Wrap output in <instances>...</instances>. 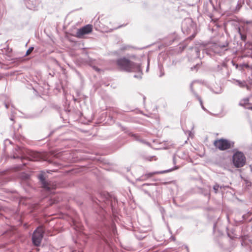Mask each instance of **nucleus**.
<instances>
[{"mask_svg":"<svg viewBox=\"0 0 252 252\" xmlns=\"http://www.w3.org/2000/svg\"><path fill=\"white\" fill-rule=\"evenodd\" d=\"M246 109H251L252 110V106H250V107H246Z\"/></svg>","mask_w":252,"mask_h":252,"instance_id":"obj_28","label":"nucleus"},{"mask_svg":"<svg viewBox=\"0 0 252 252\" xmlns=\"http://www.w3.org/2000/svg\"><path fill=\"white\" fill-rule=\"evenodd\" d=\"M132 136H133L135 139L136 140H138V141H140L141 142H143V140H141L139 138H138V136L136 134H132Z\"/></svg>","mask_w":252,"mask_h":252,"instance_id":"obj_22","label":"nucleus"},{"mask_svg":"<svg viewBox=\"0 0 252 252\" xmlns=\"http://www.w3.org/2000/svg\"><path fill=\"white\" fill-rule=\"evenodd\" d=\"M214 144L216 148L221 151H224L233 148L234 146V142L224 139L216 140Z\"/></svg>","mask_w":252,"mask_h":252,"instance_id":"obj_4","label":"nucleus"},{"mask_svg":"<svg viewBox=\"0 0 252 252\" xmlns=\"http://www.w3.org/2000/svg\"><path fill=\"white\" fill-rule=\"evenodd\" d=\"M228 46V42L227 41H225L223 43L218 42L212 43L208 48L205 49H203L202 47H200V48L195 47L192 48V50L195 52V58H200V52L201 50L202 51L203 54L205 53L210 57L217 55L222 56L224 54L225 52L228 50L227 48Z\"/></svg>","mask_w":252,"mask_h":252,"instance_id":"obj_1","label":"nucleus"},{"mask_svg":"<svg viewBox=\"0 0 252 252\" xmlns=\"http://www.w3.org/2000/svg\"><path fill=\"white\" fill-rule=\"evenodd\" d=\"M195 82V81H193L192 82L190 85V91L191 92H192V94L195 96V97L199 100V102H200V104L201 106V107L202 108L205 110L206 109L205 108V107H204V106L203 105V102H202V99H201L200 97L197 94V93L193 90V84Z\"/></svg>","mask_w":252,"mask_h":252,"instance_id":"obj_14","label":"nucleus"},{"mask_svg":"<svg viewBox=\"0 0 252 252\" xmlns=\"http://www.w3.org/2000/svg\"><path fill=\"white\" fill-rule=\"evenodd\" d=\"M182 29L184 32H186L188 33L192 29H193L192 21L190 19H187L182 23Z\"/></svg>","mask_w":252,"mask_h":252,"instance_id":"obj_9","label":"nucleus"},{"mask_svg":"<svg viewBox=\"0 0 252 252\" xmlns=\"http://www.w3.org/2000/svg\"><path fill=\"white\" fill-rule=\"evenodd\" d=\"M38 179L41 183L42 187L48 190L51 189V188L49 187V184L46 181L43 174H40L38 175Z\"/></svg>","mask_w":252,"mask_h":252,"instance_id":"obj_12","label":"nucleus"},{"mask_svg":"<svg viewBox=\"0 0 252 252\" xmlns=\"http://www.w3.org/2000/svg\"><path fill=\"white\" fill-rule=\"evenodd\" d=\"M143 191H144V193H145V194H147L148 195H149V196H151V194H150V193L148 191H147V190H143Z\"/></svg>","mask_w":252,"mask_h":252,"instance_id":"obj_24","label":"nucleus"},{"mask_svg":"<svg viewBox=\"0 0 252 252\" xmlns=\"http://www.w3.org/2000/svg\"><path fill=\"white\" fill-rule=\"evenodd\" d=\"M246 162L245 155L242 152L237 151L232 156V163L236 168L243 167Z\"/></svg>","mask_w":252,"mask_h":252,"instance_id":"obj_3","label":"nucleus"},{"mask_svg":"<svg viewBox=\"0 0 252 252\" xmlns=\"http://www.w3.org/2000/svg\"><path fill=\"white\" fill-rule=\"evenodd\" d=\"M94 68L96 70H97V71H99V69L98 68H97V67H94Z\"/></svg>","mask_w":252,"mask_h":252,"instance_id":"obj_33","label":"nucleus"},{"mask_svg":"<svg viewBox=\"0 0 252 252\" xmlns=\"http://www.w3.org/2000/svg\"><path fill=\"white\" fill-rule=\"evenodd\" d=\"M220 92H221V89H220V91L219 92H215V93L219 94V93H220Z\"/></svg>","mask_w":252,"mask_h":252,"instance_id":"obj_32","label":"nucleus"},{"mask_svg":"<svg viewBox=\"0 0 252 252\" xmlns=\"http://www.w3.org/2000/svg\"><path fill=\"white\" fill-rule=\"evenodd\" d=\"M214 70L224 76H228L229 75L228 67L224 62L220 64H218L217 66L215 67Z\"/></svg>","mask_w":252,"mask_h":252,"instance_id":"obj_7","label":"nucleus"},{"mask_svg":"<svg viewBox=\"0 0 252 252\" xmlns=\"http://www.w3.org/2000/svg\"><path fill=\"white\" fill-rule=\"evenodd\" d=\"M18 158V156L17 157H15V156H13V158Z\"/></svg>","mask_w":252,"mask_h":252,"instance_id":"obj_35","label":"nucleus"},{"mask_svg":"<svg viewBox=\"0 0 252 252\" xmlns=\"http://www.w3.org/2000/svg\"><path fill=\"white\" fill-rule=\"evenodd\" d=\"M128 47V46H126L125 47H123L122 49V50H126L127 49V48Z\"/></svg>","mask_w":252,"mask_h":252,"instance_id":"obj_30","label":"nucleus"},{"mask_svg":"<svg viewBox=\"0 0 252 252\" xmlns=\"http://www.w3.org/2000/svg\"><path fill=\"white\" fill-rule=\"evenodd\" d=\"M174 169L171 168L166 170H163L160 171H156L153 172L149 173L146 174L143 176H142L139 179V181H145L148 178H151L153 175L155 174H163L165 173H168L173 171Z\"/></svg>","mask_w":252,"mask_h":252,"instance_id":"obj_8","label":"nucleus"},{"mask_svg":"<svg viewBox=\"0 0 252 252\" xmlns=\"http://www.w3.org/2000/svg\"><path fill=\"white\" fill-rule=\"evenodd\" d=\"M233 83L237 86H238L239 87L243 88H247V90H250V87L248 86V85L246 83V82L245 81H241L240 80H233Z\"/></svg>","mask_w":252,"mask_h":252,"instance_id":"obj_13","label":"nucleus"},{"mask_svg":"<svg viewBox=\"0 0 252 252\" xmlns=\"http://www.w3.org/2000/svg\"><path fill=\"white\" fill-rule=\"evenodd\" d=\"M240 35H241V39L244 41H246V39H247V36L246 35H244V34H242L241 33H240Z\"/></svg>","mask_w":252,"mask_h":252,"instance_id":"obj_20","label":"nucleus"},{"mask_svg":"<svg viewBox=\"0 0 252 252\" xmlns=\"http://www.w3.org/2000/svg\"><path fill=\"white\" fill-rule=\"evenodd\" d=\"M149 64H148V66H147V70H146L147 71H148V70L149 69Z\"/></svg>","mask_w":252,"mask_h":252,"instance_id":"obj_37","label":"nucleus"},{"mask_svg":"<svg viewBox=\"0 0 252 252\" xmlns=\"http://www.w3.org/2000/svg\"><path fill=\"white\" fill-rule=\"evenodd\" d=\"M250 101H252V96L241 100L239 103V105L241 106H244L246 108V107H247L246 105L249 104V102Z\"/></svg>","mask_w":252,"mask_h":252,"instance_id":"obj_15","label":"nucleus"},{"mask_svg":"<svg viewBox=\"0 0 252 252\" xmlns=\"http://www.w3.org/2000/svg\"><path fill=\"white\" fill-rule=\"evenodd\" d=\"M213 190L215 193H217L219 192V189H220V185L217 183H216L215 185L213 186Z\"/></svg>","mask_w":252,"mask_h":252,"instance_id":"obj_17","label":"nucleus"},{"mask_svg":"<svg viewBox=\"0 0 252 252\" xmlns=\"http://www.w3.org/2000/svg\"><path fill=\"white\" fill-rule=\"evenodd\" d=\"M229 188V186H224V185H222V186H220V189H225L226 188Z\"/></svg>","mask_w":252,"mask_h":252,"instance_id":"obj_23","label":"nucleus"},{"mask_svg":"<svg viewBox=\"0 0 252 252\" xmlns=\"http://www.w3.org/2000/svg\"><path fill=\"white\" fill-rule=\"evenodd\" d=\"M5 106L6 108L7 109L8 108V107H9V104L5 103Z\"/></svg>","mask_w":252,"mask_h":252,"instance_id":"obj_26","label":"nucleus"},{"mask_svg":"<svg viewBox=\"0 0 252 252\" xmlns=\"http://www.w3.org/2000/svg\"><path fill=\"white\" fill-rule=\"evenodd\" d=\"M231 63L232 65L235 67L236 69H238L239 64L235 63L233 61H231Z\"/></svg>","mask_w":252,"mask_h":252,"instance_id":"obj_21","label":"nucleus"},{"mask_svg":"<svg viewBox=\"0 0 252 252\" xmlns=\"http://www.w3.org/2000/svg\"><path fill=\"white\" fill-rule=\"evenodd\" d=\"M33 49L34 48L33 47H30L26 52V56H28L29 55H30L33 51Z\"/></svg>","mask_w":252,"mask_h":252,"instance_id":"obj_18","label":"nucleus"},{"mask_svg":"<svg viewBox=\"0 0 252 252\" xmlns=\"http://www.w3.org/2000/svg\"><path fill=\"white\" fill-rule=\"evenodd\" d=\"M150 185V184H144L143 185V186H146H146H148V185Z\"/></svg>","mask_w":252,"mask_h":252,"instance_id":"obj_36","label":"nucleus"},{"mask_svg":"<svg viewBox=\"0 0 252 252\" xmlns=\"http://www.w3.org/2000/svg\"><path fill=\"white\" fill-rule=\"evenodd\" d=\"M44 235V230L42 227H37L33 232L32 236L33 244L38 246L40 245Z\"/></svg>","mask_w":252,"mask_h":252,"instance_id":"obj_5","label":"nucleus"},{"mask_svg":"<svg viewBox=\"0 0 252 252\" xmlns=\"http://www.w3.org/2000/svg\"><path fill=\"white\" fill-rule=\"evenodd\" d=\"M175 156H173V162H174V164H175Z\"/></svg>","mask_w":252,"mask_h":252,"instance_id":"obj_29","label":"nucleus"},{"mask_svg":"<svg viewBox=\"0 0 252 252\" xmlns=\"http://www.w3.org/2000/svg\"><path fill=\"white\" fill-rule=\"evenodd\" d=\"M93 30V26L92 25L88 24L80 29H79L77 32L76 36L78 38H81L83 37L84 35L88 34L92 32Z\"/></svg>","mask_w":252,"mask_h":252,"instance_id":"obj_6","label":"nucleus"},{"mask_svg":"<svg viewBox=\"0 0 252 252\" xmlns=\"http://www.w3.org/2000/svg\"><path fill=\"white\" fill-rule=\"evenodd\" d=\"M117 64L121 70L127 72L141 71V67L139 64L135 63L125 57L118 59Z\"/></svg>","mask_w":252,"mask_h":252,"instance_id":"obj_2","label":"nucleus"},{"mask_svg":"<svg viewBox=\"0 0 252 252\" xmlns=\"http://www.w3.org/2000/svg\"><path fill=\"white\" fill-rule=\"evenodd\" d=\"M164 75L163 73H161V74L159 75V77H162Z\"/></svg>","mask_w":252,"mask_h":252,"instance_id":"obj_34","label":"nucleus"},{"mask_svg":"<svg viewBox=\"0 0 252 252\" xmlns=\"http://www.w3.org/2000/svg\"><path fill=\"white\" fill-rule=\"evenodd\" d=\"M155 158V156H153V157H152L150 158L149 159L150 161L152 160V158Z\"/></svg>","mask_w":252,"mask_h":252,"instance_id":"obj_31","label":"nucleus"},{"mask_svg":"<svg viewBox=\"0 0 252 252\" xmlns=\"http://www.w3.org/2000/svg\"><path fill=\"white\" fill-rule=\"evenodd\" d=\"M160 70L161 72V67L160 68Z\"/></svg>","mask_w":252,"mask_h":252,"instance_id":"obj_39","label":"nucleus"},{"mask_svg":"<svg viewBox=\"0 0 252 252\" xmlns=\"http://www.w3.org/2000/svg\"><path fill=\"white\" fill-rule=\"evenodd\" d=\"M178 167H175V169H178Z\"/></svg>","mask_w":252,"mask_h":252,"instance_id":"obj_38","label":"nucleus"},{"mask_svg":"<svg viewBox=\"0 0 252 252\" xmlns=\"http://www.w3.org/2000/svg\"><path fill=\"white\" fill-rule=\"evenodd\" d=\"M115 112L117 113H120L121 114V112L119 110H115Z\"/></svg>","mask_w":252,"mask_h":252,"instance_id":"obj_27","label":"nucleus"},{"mask_svg":"<svg viewBox=\"0 0 252 252\" xmlns=\"http://www.w3.org/2000/svg\"><path fill=\"white\" fill-rule=\"evenodd\" d=\"M195 36V34H192L191 36L189 37L190 40L192 39Z\"/></svg>","mask_w":252,"mask_h":252,"instance_id":"obj_25","label":"nucleus"},{"mask_svg":"<svg viewBox=\"0 0 252 252\" xmlns=\"http://www.w3.org/2000/svg\"><path fill=\"white\" fill-rule=\"evenodd\" d=\"M27 7L30 9L35 10L39 4L37 0H24Z\"/></svg>","mask_w":252,"mask_h":252,"instance_id":"obj_10","label":"nucleus"},{"mask_svg":"<svg viewBox=\"0 0 252 252\" xmlns=\"http://www.w3.org/2000/svg\"><path fill=\"white\" fill-rule=\"evenodd\" d=\"M29 156L30 160L32 161H40L42 159L41 154L36 152H31Z\"/></svg>","mask_w":252,"mask_h":252,"instance_id":"obj_11","label":"nucleus"},{"mask_svg":"<svg viewBox=\"0 0 252 252\" xmlns=\"http://www.w3.org/2000/svg\"><path fill=\"white\" fill-rule=\"evenodd\" d=\"M137 72L139 73V74L138 75H134V77L135 78H141V75H142V69H141V71L139 72V71H136Z\"/></svg>","mask_w":252,"mask_h":252,"instance_id":"obj_19","label":"nucleus"},{"mask_svg":"<svg viewBox=\"0 0 252 252\" xmlns=\"http://www.w3.org/2000/svg\"><path fill=\"white\" fill-rule=\"evenodd\" d=\"M249 67L248 63H241L239 65L238 69L240 71H243L245 68H247Z\"/></svg>","mask_w":252,"mask_h":252,"instance_id":"obj_16","label":"nucleus"}]
</instances>
